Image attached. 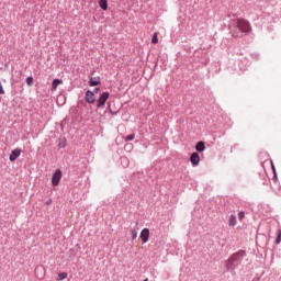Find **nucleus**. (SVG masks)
I'll list each match as a JSON object with an SVG mask.
<instances>
[{
    "label": "nucleus",
    "mask_w": 281,
    "mask_h": 281,
    "mask_svg": "<svg viewBox=\"0 0 281 281\" xmlns=\"http://www.w3.org/2000/svg\"><path fill=\"white\" fill-rule=\"evenodd\" d=\"M247 256L245 250H238L237 252L233 254L225 262H226V271L228 273H236V269L243 265V258Z\"/></svg>",
    "instance_id": "nucleus-1"
},
{
    "label": "nucleus",
    "mask_w": 281,
    "mask_h": 281,
    "mask_svg": "<svg viewBox=\"0 0 281 281\" xmlns=\"http://www.w3.org/2000/svg\"><path fill=\"white\" fill-rule=\"evenodd\" d=\"M237 27L244 34H249V32H251V24L249 23V21L244 20V19L237 20Z\"/></svg>",
    "instance_id": "nucleus-2"
},
{
    "label": "nucleus",
    "mask_w": 281,
    "mask_h": 281,
    "mask_svg": "<svg viewBox=\"0 0 281 281\" xmlns=\"http://www.w3.org/2000/svg\"><path fill=\"white\" fill-rule=\"evenodd\" d=\"M109 95H111V93H109L108 91L102 92L100 94L99 99L97 100V109H102V106L106 104V100H109Z\"/></svg>",
    "instance_id": "nucleus-3"
},
{
    "label": "nucleus",
    "mask_w": 281,
    "mask_h": 281,
    "mask_svg": "<svg viewBox=\"0 0 281 281\" xmlns=\"http://www.w3.org/2000/svg\"><path fill=\"white\" fill-rule=\"evenodd\" d=\"M63 179V171L60 169H56L52 176V186L56 187L60 183Z\"/></svg>",
    "instance_id": "nucleus-4"
},
{
    "label": "nucleus",
    "mask_w": 281,
    "mask_h": 281,
    "mask_svg": "<svg viewBox=\"0 0 281 281\" xmlns=\"http://www.w3.org/2000/svg\"><path fill=\"white\" fill-rule=\"evenodd\" d=\"M85 100L88 104H95V93L91 90L85 92Z\"/></svg>",
    "instance_id": "nucleus-5"
},
{
    "label": "nucleus",
    "mask_w": 281,
    "mask_h": 281,
    "mask_svg": "<svg viewBox=\"0 0 281 281\" xmlns=\"http://www.w3.org/2000/svg\"><path fill=\"white\" fill-rule=\"evenodd\" d=\"M148 238H150V229L143 228L140 232V239L143 245H145V243H148Z\"/></svg>",
    "instance_id": "nucleus-6"
},
{
    "label": "nucleus",
    "mask_w": 281,
    "mask_h": 281,
    "mask_svg": "<svg viewBox=\"0 0 281 281\" xmlns=\"http://www.w3.org/2000/svg\"><path fill=\"white\" fill-rule=\"evenodd\" d=\"M190 161L193 167L199 166V164L201 161V156H199V153H196V151L192 153L190 156Z\"/></svg>",
    "instance_id": "nucleus-7"
},
{
    "label": "nucleus",
    "mask_w": 281,
    "mask_h": 281,
    "mask_svg": "<svg viewBox=\"0 0 281 281\" xmlns=\"http://www.w3.org/2000/svg\"><path fill=\"white\" fill-rule=\"evenodd\" d=\"M21 153H23V150H21V148L13 149L9 156V160L16 161L18 157H21Z\"/></svg>",
    "instance_id": "nucleus-8"
},
{
    "label": "nucleus",
    "mask_w": 281,
    "mask_h": 281,
    "mask_svg": "<svg viewBox=\"0 0 281 281\" xmlns=\"http://www.w3.org/2000/svg\"><path fill=\"white\" fill-rule=\"evenodd\" d=\"M88 85L89 87H98V85H102V80L100 79V76L90 77Z\"/></svg>",
    "instance_id": "nucleus-9"
},
{
    "label": "nucleus",
    "mask_w": 281,
    "mask_h": 281,
    "mask_svg": "<svg viewBox=\"0 0 281 281\" xmlns=\"http://www.w3.org/2000/svg\"><path fill=\"white\" fill-rule=\"evenodd\" d=\"M195 150L198 153H203L205 150V142L203 140L198 142L195 145Z\"/></svg>",
    "instance_id": "nucleus-10"
},
{
    "label": "nucleus",
    "mask_w": 281,
    "mask_h": 281,
    "mask_svg": "<svg viewBox=\"0 0 281 281\" xmlns=\"http://www.w3.org/2000/svg\"><path fill=\"white\" fill-rule=\"evenodd\" d=\"M99 8L106 12L109 10V0H99Z\"/></svg>",
    "instance_id": "nucleus-11"
},
{
    "label": "nucleus",
    "mask_w": 281,
    "mask_h": 281,
    "mask_svg": "<svg viewBox=\"0 0 281 281\" xmlns=\"http://www.w3.org/2000/svg\"><path fill=\"white\" fill-rule=\"evenodd\" d=\"M58 85H63V79H54L52 82V91H56L58 89Z\"/></svg>",
    "instance_id": "nucleus-12"
},
{
    "label": "nucleus",
    "mask_w": 281,
    "mask_h": 281,
    "mask_svg": "<svg viewBox=\"0 0 281 281\" xmlns=\"http://www.w3.org/2000/svg\"><path fill=\"white\" fill-rule=\"evenodd\" d=\"M228 225L229 227H236V215L234 214L229 215Z\"/></svg>",
    "instance_id": "nucleus-13"
},
{
    "label": "nucleus",
    "mask_w": 281,
    "mask_h": 281,
    "mask_svg": "<svg viewBox=\"0 0 281 281\" xmlns=\"http://www.w3.org/2000/svg\"><path fill=\"white\" fill-rule=\"evenodd\" d=\"M25 82L29 87H32L34 85V77L30 76L25 79Z\"/></svg>",
    "instance_id": "nucleus-14"
},
{
    "label": "nucleus",
    "mask_w": 281,
    "mask_h": 281,
    "mask_svg": "<svg viewBox=\"0 0 281 281\" xmlns=\"http://www.w3.org/2000/svg\"><path fill=\"white\" fill-rule=\"evenodd\" d=\"M108 110H109V113H111V115H117L120 113V111L113 112V110H111V103L108 104Z\"/></svg>",
    "instance_id": "nucleus-15"
},
{
    "label": "nucleus",
    "mask_w": 281,
    "mask_h": 281,
    "mask_svg": "<svg viewBox=\"0 0 281 281\" xmlns=\"http://www.w3.org/2000/svg\"><path fill=\"white\" fill-rule=\"evenodd\" d=\"M250 56L254 60H260V54L258 53H252Z\"/></svg>",
    "instance_id": "nucleus-16"
},
{
    "label": "nucleus",
    "mask_w": 281,
    "mask_h": 281,
    "mask_svg": "<svg viewBox=\"0 0 281 281\" xmlns=\"http://www.w3.org/2000/svg\"><path fill=\"white\" fill-rule=\"evenodd\" d=\"M133 139H135V134H130L125 137V142H133Z\"/></svg>",
    "instance_id": "nucleus-17"
},
{
    "label": "nucleus",
    "mask_w": 281,
    "mask_h": 281,
    "mask_svg": "<svg viewBox=\"0 0 281 281\" xmlns=\"http://www.w3.org/2000/svg\"><path fill=\"white\" fill-rule=\"evenodd\" d=\"M151 43L157 44L159 43V38L157 37V33H155L151 37Z\"/></svg>",
    "instance_id": "nucleus-18"
},
{
    "label": "nucleus",
    "mask_w": 281,
    "mask_h": 281,
    "mask_svg": "<svg viewBox=\"0 0 281 281\" xmlns=\"http://www.w3.org/2000/svg\"><path fill=\"white\" fill-rule=\"evenodd\" d=\"M132 240H135L137 238V231L132 229L131 231Z\"/></svg>",
    "instance_id": "nucleus-19"
},
{
    "label": "nucleus",
    "mask_w": 281,
    "mask_h": 281,
    "mask_svg": "<svg viewBox=\"0 0 281 281\" xmlns=\"http://www.w3.org/2000/svg\"><path fill=\"white\" fill-rule=\"evenodd\" d=\"M59 280H67V272H61L58 274Z\"/></svg>",
    "instance_id": "nucleus-20"
},
{
    "label": "nucleus",
    "mask_w": 281,
    "mask_h": 281,
    "mask_svg": "<svg viewBox=\"0 0 281 281\" xmlns=\"http://www.w3.org/2000/svg\"><path fill=\"white\" fill-rule=\"evenodd\" d=\"M65 146H67V139L64 138V140H61V142L58 144V147H59V148H65Z\"/></svg>",
    "instance_id": "nucleus-21"
},
{
    "label": "nucleus",
    "mask_w": 281,
    "mask_h": 281,
    "mask_svg": "<svg viewBox=\"0 0 281 281\" xmlns=\"http://www.w3.org/2000/svg\"><path fill=\"white\" fill-rule=\"evenodd\" d=\"M238 218H239V221H243V218H245V211L238 212Z\"/></svg>",
    "instance_id": "nucleus-22"
},
{
    "label": "nucleus",
    "mask_w": 281,
    "mask_h": 281,
    "mask_svg": "<svg viewBox=\"0 0 281 281\" xmlns=\"http://www.w3.org/2000/svg\"><path fill=\"white\" fill-rule=\"evenodd\" d=\"M5 94V90H3V85L0 82V95Z\"/></svg>",
    "instance_id": "nucleus-23"
},
{
    "label": "nucleus",
    "mask_w": 281,
    "mask_h": 281,
    "mask_svg": "<svg viewBox=\"0 0 281 281\" xmlns=\"http://www.w3.org/2000/svg\"><path fill=\"white\" fill-rule=\"evenodd\" d=\"M276 245H280V243H281V237L280 236H277V238H276Z\"/></svg>",
    "instance_id": "nucleus-24"
},
{
    "label": "nucleus",
    "mask_w": 281,
    "mask_h": 281,
    "mask_svg": "<svg viewBox=\"0 0 281 281\" xmlns=\"http://www.w3.org/2000/svg\"><path fill=\"white\" fill-rule=\"evenodd\" d=\"M271 168H272V172L276 173V165H273V161H271Z\"/></svg>",
    "instance_id": "nucleus-25"
},
{
    "label": "nucleus",
    "mask_w": 281,
    "mask_h": 281,
    "mask_svg": "<svg viewBox=\"0 0 281 281\" xmlns=\"http://www.w3.org/2000/svg\"><path fill=\"white\" fill-rule=\"evenodd\" d=\"M272 180L278 181V172H274V173H273Z\"/></svg>",
    "instance_id": "nucleus-26"
},
{
    "label": "nucleus",
    "mask_w": 281,
    "mask_h": 281,
    "mask_svg": "<svg viewBox=\"0 0 281 281\" xmlns=\"http://www.w3.org/2000/svg\"><path fill=\"white\" fill-rule=\"evenodd\" d=\"M100 91V88H94V93H98Z\"/></svg>",
    "instance_id": "nucleus-27"
},
{
    "label": "nucleus",
    "mask_w": 281,
    "mask_h": 281,
    "mask_svg": "<svg viewBox=\"0 0 281 281\" xmlns=\"http://www.w3.org/2000/svg\"><path fill=\"white\" fill-rule=\"evenodd\" d=\"M277 236L281 237V228L278 231Z\"/></svg>",
    "instance_id": "nucleus-28"
},
{
    "label": "nucleus",
    "mask_w": 281,
    "mask_h": 281,
    "mask_svg": "<svg viewBox=\"0 0 281 281\" xmlns=\"http://www.w3.org/2000/svg\"><path fill=\"white\" fill-rule=\"evenodd\" d=\"M254 281H260V278L254 279Z\"/></svg>",
    "instance_id": "nucleus-29"
},
{
    "label": "nucleus",
    "mask_w": 281,
    "mask_h": 281,
    "mask_svg": "<svg viewBox=\"0 0 281 281\" xmlns=\"http://www.w3.org/2000/svg\"><path fill=\"white\" fill-rule=\"evenodd\" d=\"M123 161H126V158H122Z\"/></svg>",
    "instance_id": "nucleus-30"
}]
</instances>
